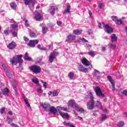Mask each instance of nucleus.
<instances>
[{"mask_svg":"<svg viewBox=\"0 0 127 127\" xmlns=\"http://www.w3.org/2000/svg\"><path fill=\"white\" fill-rule=\"evenodd\" d=\"M75 110L77 112H79V113H84V112H85L84 109L79 107V105H77V106H76Z\"/></svg>","mask_w":127,"mask_h":127,"instance_id":"b1692460","label":"nucleus"},{"mask_svg":"<svg viewBox=\"0 0 127 127\" xmlns=\"http://www.w3.org/2000/svg\"><path fill=\"white\" fill-rule=\"evenodd\" d=\"M57 55H58V54L55 52H54V53H52L49 56V62L51 63H52V62H53V61H54V59L55 58V57H56V56H57Z\"/></svg>","mask_w":127,"mask_h":127,"instance_id":"0eeeda50","label":"nucleus"},{"mask_svg":"<svg viewBox=\"0 0 127 127\" xmlns=\"http://www.w3.org/2000/svg\"><path fill=\"white\" fill-rule=\"evenodd\" d=\"M5 111V109H4V108H1L0 110V114L4 113Z\"/></svg>","mask_w":127,"mask_h":127,"instance_id":"6e6d98bb","label":"nucleus"},{"mask_svg":"<svg viewBox=\"0 0 127 127\" xmlns=\"http://www.w3.org/2000/svg\"><path fill=\"white\" fill-rule=\"evenodd\" d=\"M23 21H25V26H26V27H28L29 26V24H28V20H27L26 19H24Z\"/></svg>","mask_w":127,"mask_h":127,"instance_id":"a19ab883","label":"nucleus"},{"mask_svg":"<svg viewBox=\"0 0 127 127\" xmlns=\"http://www.w3.org/2000/svg\"><path fill=\"white\" fill-rule=\"evenodd\" d=\"M118 40V38H117V36L114 34H112L111 36V41L112 42H115V41H117Z\"/></svg>","mask_w":127,"mask_h":127,"instance_id":"a878e982","label":"nucleus"},{"mask_svg":"<svg viewBox=\"0 0 127 127\" xmlns=\"http://www.w3.org/2000/svg\"><path fill=\"white\" fill-rule=\"evenodd\" d=\"M39 41L38 40H30L28 44L29 46H31V47H35L36 44H38Z\"/></svg>","mask_w":127,"mask_h":127,"instance_id":"6e6552de","label":"nucleus"},{"mask_svg":"<svg viewBox=\"0 0 127 127\" xmlns=\"http://www.w3.org/2000/svg\"><path fill=\"white\" fill-rule=\"evenodd\" d=\"M103 27V23H98V27L99 28H102Z\"/></svg>","mask_w":127,"mask_h":127,"instance_id":"4d7b16f0","label":"nucleus"},{"mask_svg":"<svg viewBox=\"0 0 127 127\" xmlns=\"http://www.w3.org/2000/svg\"><path fill=\"white\" fill-rule=\"evenodd\" d=\"M63 124L64 126H67V127H75L74 125H70L69 123L66 122V121L64 122Z\"/></svg>","mask_w":127,"mask_h":127,"instance_id":"72a5a7b5","label":"nucleus"},{"mask_svg":"<svg viewBox=\"0 0 127 127\" xmlns=\"http://www.w3.org/2000/svg\"><path fill=\"white\" fill-rule=\"evenodd\" d=\"M57 110L58 112H60L62 111H64V112H67L69 113V110L66 106H64V107H57Z\"/></svg>","mask_w":127,"mask_h":127,"instance_id":"2eb2a0df","label":"nucleus"},{"mask_svg":"<svg viewBox=\"0 0 127 127\" xmlns=\"http://www.w3.org/2000/svg\"><path fill=\"white\" fill-rule=\"evenodd\" d=\"M88 54L92 57H95V52L93 51H89Z\"/></svg>","mask_w":127,"mask_h":127,"instance_id":"2f4dec72","label":"nucleus"},{"mask_svg":"<svg viewBox=\"0 0 127 127\" xmlns=\"http://www.w3.org/2000/svg\"><path fill=\"white\" fill-rule=\"evenodd\" d=\"M125 126V122L123 121L119 122L118 123V127H122Z\"/></svg>","mask_w":127,"mask_h":127,"instance_id":"f704fd0d","label":"nucleus"},{"mask_svg":"<svg viewBox=\"0 0 127 127\" xmlns=\"http://www.w3.org/2000/svg\"><path fill=\"white\" fill-rule=\"evenodd\" d=\"M47 47H48V49L45 48V47H42V48H41L40 50H42V51H46L47 50H49L50 49L51 46L49 45V46H47Z\"/></svg>","mask_w":127,"mask_h":127,"instance_id":"c9c22d12","label":"nucleus"},{"mask_svg":"<svg viewBox=\"0 0 127 127\" xmlns=\"http://www.w3.org/2000/svg\"><path fill=\"white\" fill-rule=\"evenodd\" d=\"M107 79H108V80L110 82L111 84H112V83H115V81H114L112 79V76H111L110 75H109L107 76Z\"/></svg>","mask_w":127,"mask_h":127,"instance_id":"58836bf2","label":"nucleus"},{"mask_svg":"<svg viewBox=\"0 0 127 127\" xmlns=\"http://www.w3.org/2000/svg\"><path fill=\"white\" fill-rule=\"evenodd\" d=\"M57 24L58 25H61V24H62V21L57 22Z\"/></svg>","mask_w":127,"mask_h":127,"instance_id":"680f3d73","label":"nucleus"},{"mask_svg":"<svg viewBox=\"0 0 127 127\" xmlns=\"http://www.w3.org/2000/svg\"><path fill=\"white\" fill-rule=\"evenodd\" d=\"M24 100L25 101V103L26 105V106H27V107H28L29 108H30V104H29V103H28V101L27 100V98H26L25 97H24Z\"/></svg>","mask_w":127,"mask_h":127,"instance_id":"473e14b6","label":"nucleus"},{"mask_svg":"<svg viewBox=\"0 0 127 127\" xmlns=\"http://www.w3.org/2000/svg\"><path fill=\"white\" fill-rule=\"evenodd\" d=\"M78 70L81 72H83L84 73H87V72H88V68L84 67L82 65L78 66Z\"/></svg>","mask_w":127,"mask_h":127,"instance_id":"f3484780","label":"nucleus"},{"mask_svg":"<svg viewBox=\"0 0 127 127\" xmlns=\"http://www.w3.org/2000/svg\"><path fill=\"white\" fill-rule=\"evenodd\" d=\"M8 125H10V126H11L12 127H18V125L13 123L12 121H8Z\"/></svg>","mask_w":127,"mask_h":127,"instance_id":"c85d7f7f","label":"nucleus"},{"mask_svg":"<svg viewBox=\"0 0 127 127\" xmlns=\"http://www.w3.org/2000/svg\"><path fill=\"white\" fill-rule=\"evenodd\" d=\"M102 51H103V52H104V51H106V47H102Z\"/></svg>","mask_w":127,"mask_h":127,"instance_id":"e2e57ef3","label":"nucleus"},{"mask_svg":"<svg viewBox=\"0 0 127 127\" xmlns=\"http://www.w3.org/2000/svg\"><path fill=\"white\" fill-rule=\"evenodd\" d=\"M50 113L51 114H53V115H55L57 113V109L55 108V107L52 106H50Z\"/></svg>","mask_w":127,"mask_h":127,"instance_id":"a211bd4d","label":"nucleus"},{"mask_svg":"<svg viewBox=\"0 0 127 127\" xmlns=\"http://www.w3.org/2000/svg\"><path fill=\"white\" fill-rule=\"evenodd\" d=\"M67 106L68 107H71V108H73V109H75L78 105L76 104V102H75L74 100H71L68 102Z\"/></svg>","mask_w":127,"mask_h":127,"instance_id":"423d86ee","label":"nucleus"},{"mask_svg":"<svg viewBox=\"0 0 127 127\" xmlns=\"http://www.w3.org/2000/svg\"><path fill=\"white\" fill-rule=\"evenodd\" d=\"M17 7L16 4L15 3L12 2L10 3V7L12 8V9H16Z\"/></svg>","mask_w":127,"mask_h":127,"instance_id":"bb28decb","label":"nucleus"},{"mask_svg":"<svg viewBox=\"0 0 127 127\" xmlns=\"http://www.w3.org/2000/svg\"><path fill=\"white\" fill-rule=\"evenodd\" d=\"M60 115L63 118V119H68L69 118V115L67 113L64 112H62L61 111H58Z\"/></svg>","mask_w":127,"mask_h":127,"instance_id":"aec40b11","label":"nucleus"},{"mask_svg":"<svg viewBox=\"0 0 127 127\" xmlns=\"http://www.w3.org/2000/svg\"><path fill=\"white\" fill-rule=\"evenodd\" d=\"M19 69V70H23V67H22V65L21 64H20L18 67H17V68Z\"/></svg>","mask_w":127,"mask_h":127,"instance_id":"3c124183","label":"nucleus"},{"mask_svg":"<svg viewBox=\"0 0 127 127\" xmlns=\"http://www.w3.org/2000/svg\"><path fill=\"white\" fill-rule=\"evenodd\" d=\"M81 62L84 66L86 67H88V66H90L91 65V63L88 61V60H86L85 58L81 60Z\"/></svg>","mask_w":127,"mask_h":127,"instance_id":"f8f14e48","label":"nucleus"},{"mask_svg":"<svg viewBox=\"0 0 127 127\" xmlns=\"http://www.w3.org/2000/svg\"><path fill=\"white\" fill-rule=\"evenodd\" d=\"M1 92H2V94L4 95V96H8V93H9V90L7 88H4L2 89Z\"/></svg>","mask_w":127,"mask_h":127,"instance_id":"412c9836","label":"nucleus"},{"mask_svg":"<svg viewBox=\"0 0 127 127\" xmlns=\"http://www.w3.org/2000/svg\"><path fill=\"white\" fill-rule=\"evenodd\" d=\"M86 47L87 48H89V47H92V46L91 45L88 44V45H86Z\"/></svg>","mask_w":127,"mask_h":127,"instance_id":"774afa93","label":"nucleus"},{"mask_svg":"<svg viewBox=\"0 0 127 127\" xmlns=\"http://www.w3.org/2000/svg\"><path fill=\"white\" fill-rule=\"evenodd\" d=\"M42 31H43V33H46L47 32V27H43Z\"/></svg>","mask_w":127,"mask_h":127,"instance_id":"a18cd8bd","label":"nucleus"},{"mask_svg":"<svg viewBox=\"0 0 127 127\" xmlns=\"http://www.w3.org/2000/svg\"><path fill=\"white\" fill-rule=\"evenodd\" d=\"M25 4L26 5H29V6H33L34 5V2L33 0H24Z\"/></svg>","mask_w":127,"mask_h":127,"instance_id":"4468645a","label":"nucleus"},{"mask_svg":"<svg viewBox=\"0 0 127 127\" xmlns=\"http://www.w3.org/2000/svg\"><path fill=\"white\" fill-rule=\"evenodd\" d=\"M68 77L70 80H72V79H74V73L73 72H69L68 74Z\"/></svg>","mask_w":127,"mask_h":127,"instance_id":"cd10ccee","label":"nucleus"},{"mask_svg":"<svg viewBox=\"0 0 127 127\" xmlns=\"http://www.w3.org/2000/svg\"><path fill=\"white\" fill-rule=\"evenodd\" d=\"M111 18L113 20V21H115L116 23H117V22L118 20V17H117V16H112Z\"/></svg>","mask_w":127,"mask_h":127,"instance_id":"37998d69","label":"nucleus"},{"mask_svg":"<svg viewBox=\"0 0 127 127\" xmlns=\"http://www.w3.org/2000/svg\"><path fill=\"white\" fill-rule=\"evenodd\" d=\"M6 74L8 77H9V78H11V75H10V72H8V71H6Z\"/></svg>","mask_w":127,"mask_h":127,"instance_id":"864d4df0","label":"nucleus"},{"mask_svg":"<svg viewBox=\"0 0 127 127\" xmlns=\"http://www.w3.org/2000/svg\"><path fill=\"white\" fill-rule=\"evenodd\" d=\"M94 90H95L96 95V96H97V97H102V98H105V94L103 93L100 87H95Z\"/></svg>","mask_w":127,"mask_h":127,"instance_id":"20e7f679","label":"nucleus"},{"mask_svg":"<svg viewBox=\"0 0 127 127\" xmlns=\"http://www.w3.org/2000/svg\"><path fill=\"white\" fill-rule=\"evenodd\" d=\"M57 9V6H52L51 8L49 9V12L51 14H54L55 13V10Z\"/></svg>","mask_w":127,"mask_h":127,"instance_id":"dca6fc26","label":"nucleus"},{"mask_svg":"<svg viewBox=\"0 0 127 127\" xmlns=\"http://www.w3.org/2000/svg\"><path fill=\"white\" fill-rule=\"evenodd\" d=\"M10 32L12 33V35L13 36V37H16V36H17V32H14L13 30H10Z\"/></svg>","mask_w":127,"mask_h":127,"instance_id":"7c9ffc66","label":"nucleus"},{"mask_svg":"<svg viewBox=\"0 0 127 127\" xmlns=\"http://www.w3.org/2000/svg\"><path fill=\"white\" fill-rule=\"evenodd\" d=\"M4 34L6 36H7L9 34V33L8 32V30H4Z\"/></svg>","mask_w":127,"mask_h":127,"instance_id":"8fccbe9b","label":"nucleus"},{"mask_svg":"<svg viewBox=\"0 0 127 127\" xmlns=\"http://www.w3.org/2000/svg\"><path fill=\"white\" fill-rule=\"evenodd\" d=\"M111 84L112 85V90H113V91H115L116 88H115V82H112Z\"/></svg>","mask_w":127,"mask_h":127,"instance_id":"603ef678","label":"nucleus"},{"mask_svg":"<svg viewBox=\"0 0 127 127\" xmlns=\"http://www.w3.org/2000/svg\"><path fill=\"white\" fill-rule=\"evenodd\" d=\"M24 60H26L27 61H31V60H32V59L31 58L28 57V53H26L25 54Z\"/></svg>","mask_w":127,"mask_h":127,"instance_id":"5701e85b","label":"nucleus"},{"mask_svg":"<svg viewBox=\"0 0 127 127\" xmlns=\"http://www.w3.org/2000/svg\"><path fill=\"white\" fill-rule=\"evenodd\" d=\"M16 43L12 41L7 46V48H8V49L12 50V49H15V48L16 47Z\"/></svg>","mask_w":127,"mask_h":127,"instance_id":"1a4fd4ad","label":"nucleus"},{"mask_svg":"<svg viewBox=\"0 0 127 127\" xmlns=\"http://www.w3.org/2000/svg\"><path fill=\"white\" fill-rule=\"evenodd\" d=\"M2 67H3V69H4V70H6V67H5V64H2Z\"/></svg>","mask_w":127,"mask_h":127,"instance_id":"052dcab7","label":"nucleus"},{"mask_svg":"<svg viewBox=\"0 0 127 127\" xmlns=\"http://www.w3.org/2000/svg\"><path fill=\"white\" fill-rule=\"evenodd\" d=\"M122 23H123V21L121 19L118 20L117 22H116V24L120 25V24H122Z\"/></svg>","mask_w":127,"mask_h":127,"instance_id":"09e8293b","label":"nucleus"},{"mask_svg":"<svg viewBox=\"0 0 127 127\" xmlns=\"http://www.w3.org/2000/svg\"><path fill=\"white\" fill-rule=\"evenodd\" d=\"M82 30H75L73 31V33L76 35H80L82 33Z\"/></svg>","mask_w":127,"mask_h":127,"instance_id":"393cba45","label":"nucleus"},{"mask_svg":"<svg viewBox=\"0 0 127 127\" xmlns=\"http://www.w3.org/2000/svg\"><path fill=\"white\" fill-rule=\"evenodd\" d=\"M89 95L90 100L87 103L86 106L88 110H94L95 108V100H94V96L91 91H89Z\"/></svg>","mask_w":127,"mask_h":127,"instance_id":"f257e3e1","label":"nucleus"},{"mask_svg":"<svg viewBox=\"0 0 127 127\" xmlns=\"http://www.w3.org/2000/svg\"><path fill=\"white\" fill-rule=\"evenodd\" d=\"M8 115H10V116H12V112H11V111H9L8 112Z\"/></svg>","mask_w":127,"mask_h":127,"instance_id":"69168bd1","label":"nucleus"},{"mask_svg":"<svg viewBox=\"0 0 127 127\" xmlns=\"http://www.w3.org/2000/svg\"><path fill=\"white\" fill-rule=\"evenodd\" d=\"M101 121H106L107 120V114H102L101 115Z\"/></svg>","mask_w":127,"mask_h":127,"instance_id":"c756f323","label":"nucleus"},{"mask_svg":"<svg viewBox=\"0 0 127 127\" xmlns=\"http://www.w3.org/2000/svg\"><path fill=\"white\" fill-rule=\"evenodd\" d=\"M66 8L64 11V14H66V13H68L70 11V9H71V6L70 4L67 3L66 4Z\"/></svg>","mask_w":127,"mask_h":127,"instance_id":"6ab92c4d","label":"nucleus"},{"mask_svg":"<svg viewBox=\"0 0 127 127\" xmlns=\"http://www.w3.org/2000/svg\"><path fill=\"white\" fill-rule=\"evenodd\" d=\"M37 48L40 50L42 47H41V45H38Z\"/></svg>","mask_w":127,"mask_h":127,"instance_id":"0e129e2a","label":"nucleus"},{"mask_svg":"<svg viewBox=\"0 0 127 127\" xmlns=\"http://www.w3.org/2000/svg\"><path fill=\"white\" fill-rule=\"evenodd\" d=\"M37 92H38V93L41 94V93H42V92H43V91L41 90V88H39L37 89Z\"/></svg>","mask_w":127,"mask_h":127,"instance_id":"13d9d810","label":"nucleus"},{"mask_svg":"<svg viewBox=\"0 0 127 127\" xmlns=\"http://www.w3.org/2000/svg\"><path fill=\"white\" fill-rule=\"evenodd\" d=\"M30 36L31 38L36 37V34H35V33H34V32H31V33H30Z\"/></svg>","mask_w":127,"mask_h":127,"instance_id":"ea45409f","label":"nucleus"},{"mask_svg":"<svg viewBox=\"0 0 127 127\" xmlns=\"http://www.w3.org/2000/svg\"><path fill=\"white\" fill-rule=\"evenodd\" d=\"M17 58H13L12 60L10 59V62L12 63V64H17V63H21L23 61L21 58L22 57V55H17Z\"/></svg>","mask_w":127,"mask_h":127,"instance_id":"f03ea898","label":"nucleus"},{"mask_svg":"<svg viewBox=\"0 0 127 127\" xmlns=\"http://www.w3.org/2000/svg\"><path fill=\"white\" fill-rule=\"evenodd\" d=\"M102 25L103 28H105V30L107 33H112L113 32V29L109 25H105L104 23H102Z\"/></svg>","mask_w":127,"mask_h":127,"instance_id":"39448f33","label":"nucleus"},{"mask_svg":"<svg viewBox=\"0 0 127 127\" xmlns=\"http://www.w3.org/2000/svg\"><path fill=\"white\" fill-rule=\"evenodd\" d=\"M11 26L12 28V30H15V28L18 27V25H17V24H12Z\"/></svg>","mask_w":127,"mask_h":127,"instance_id":"79ce46f5","label":"nucleus"},{"mask_svg":"<svg viewBox=\"0 0 127 127\" xmlns=\"http://www.w3.org/2000/svg\"><path fill=\"white\" fill-rule=\"evenodd\" d=\"M58 96V92L56 90H54L53 92V97H56Z\"/></svg>","mask_w":127,"mask_h":127,"instance_id":"c03bdc74","label":"nucleus"},{"mask_svg":"<svg viewBox=\"0 0 127 127\" xmlns=\"http://www.w3.org/2000/svg\"><path fill=\"white\" fill-rule=\"evenodd\" d=\"M40 105L43 107V109H44L45 111H48V110L50 109L51 107L49 103H41Z\"/></svg>","mask_w":127,"mask_h":127,"instance_id":"9b49d317","label":"nucleus"},{"mask_svg":"<svg viewBox=\"0 0 127 127\" xmlns=\"http://www.w3.org/2000/svg\"><path fill=\"white\" fill-rule=\"evenodd\" d=\"M122 94L123 95H124V96H126V97H127V90H124L122 92Z\"/></svg>","mask_w":127,"mask_h":127,"instance_id":"49530a36","label":"nucleus"},{"mask_svg":"<svg viewBox=\"0 0 127 127\" xmlns=\"http://www.w3.org/2000/svg\"><path fill=\"white\" fill-rule=\"evenodd\" d=\"M29 69L35 74H38V73L41 72V68L38 65H32L31 66L29 67Z\"/></svg>","mask_w":127,"mask_h":127,"instance_id":"7ed1b4c3","label":"nucleus"},{"mask_svg":"<svg viewBox=\"0 0 127 127\" xmlns=\"http://www.w3.org/2000/svg\"><path fill=\"white\" fill-rule=\"evenodd\" d=\"M96 107L100 110H103V107L102 106V103L99 101H96Z\"/></svg>","mask_w":127,"mask_h":127,"instance_id":"4be33fe9","label":"nucleus"},{"mask_svg":"<svg viewBox=\"0 0 127 127\" xmlns=\"http://www.w3.org/2000/svg\"><path fill=\"white\" fill-rule=\"evenodd\" d=\"M32 81L33 82V83H34V84H38V83H39V81L38 80V79H37V78H34L32 79Z\"/></svg>","mask_w":127,"mask_h":127,"instance_id":"e433bc0d","label":"nucleus"},{"mask_svg":"<svg viewBox=\"0 0 127 127\" xmlns=\"http://www.w3.org/2000/svg\"><path fill=\"white\" fill-rule=\"evenodd\" d=\"M12 86L15 92H16L17 89L16 88V85L15 84H13V83H12Z\"/></svg>","mask_w":127,"mask_h":127,"instance_id":"5fc2aeb1","label":"nucleus"},{"mask_svg":"<svg viewBox=\"0 0 127 127\" xmlns=\"http://www.w3.org/2000/svg\"><path fill=\"white\" fill-rule=\"evenodd\" d=\"M95 71V76H99V74H100V72L98 70H94Z\"/></svg>","mask_w":127,"mask_h":127,"instance_id":"de8ad7c7","label":"nucleus"},{"mask_svg":"<svg viewBox=\"0 0 127 127\" xmlns=\"http://www.w3.org/2000/svg\"><path fill=\"white\" fill-rule=\"evenodd\" d=\"M99 8H100V9L103 8V3H99Z\"/></svg>","mask_w":127,"mask_h":127,"instance_id":"bf43d9fd","label":"nucleus"},{"mask_svg":"<svg viewBox=\"0 0 127 127\" xmlns=\"http://www.w3.org/2000/svg\"><path fill=\"white\" fill-rule=\"evenodd\" d=\"M24 39L25 41H28V39L25 37H24Z\"/></svg>","mask_w":127,"mask_h":127,"instance_id":"338daca9","label":"nucleus"},{"mask_svg":"<svg viewBox=\"0 0 127 127\" xmlns=\"http://www.w3.org/2000/svg\"><path fill=\"white\" fill-rule=\"evenodd\" d=\"M34 18L37 21H40V20H41V18H42V15H41L39 12H37L36 11L35 12Z\"/></svg>","mask_w":127,"mask_h":127,"instance_id":"9d476101","label":"nucleus"},{"mask_svg":"<svg viewBox=\"0 0 127 127\" xmlns=\"http://www.w3.org/2000/svg\"><path fill=\"white\" fill-rule=\"evenodd\" d=\"M109 47H110V48H112V49H116V48H117V46H116V45H114L113 44H110L109 45Z\"/></svg>","mask_w":127,"mask_h":127,"instance_id":"4c0bfd02","label":"nucleus"},{"mask_svg":"<svg viewBox=\"0 0 127 127\" xmlns=\"http://www.w3.org/2000/svg\"><path fill=\"white\" fill-rule=\"evenodd\" d=\"M75 38H76V36L68 35L67 37V40H66V41H68V42H72L73 40H75Z\"/></svg>","mask_w":127,"mask_h":127,"instance_id":"ddd939ff","label":"nucleus"}]
</instances>
